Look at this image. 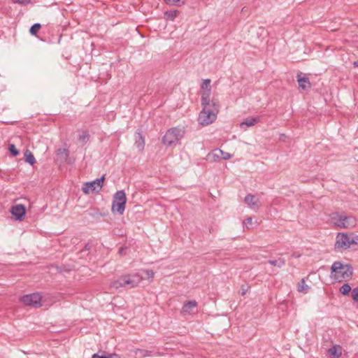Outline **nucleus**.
<instances>
[{"label": "nucleus", "mask_w": 358, "mask_h": 358, "mask_svg": "<svg viewBox=\"0 0 358 358\" xmlns=\"http://www.w3.org/2000/svg\"><path fill=\"white\" fill-rule=\"evenodd\" d=\"M179 11L178 10H167L164 13V18L167 20H174L178 15Z\"/></svg>", "instance_id": "obj_16"}, {"label": "nucleus", "mask_w": 358, "mask_h": 358, "mask_svg": "<svg viewBox=\"0 0 358 358\" xmlns=\"http://www.w3.org/2000/svg\"><path fill=\"white\" fill-rule=\"evenodd\" d=\"M245 292H246V290L243 289V290H242V292H241V294L242 296H243L244 294H245Z\"/></svg>", "instance_id": "obj_41"}, {"label": "nucleus", "mask_w": 358, "mask_h": 358, "mask_svg": "<svg viewBox=\"0 0 358 358\" xmlns=\"http://www.w3.org/2000/svg\"><path fill=\"white\" fill-rule=\"evenodd\" d=\"M211 94V89H207L206 90H203V92L201 94V98H210Z\"/></svg>", "instance_id": "obj_33"}, {"label": "nucleus", "mask_w": 358, "mask_h": 358, "mask_svg": "<svg viewBox=\"0 0 358 358\" xmlns=\"http://www.w3.org/2000/svg\"><path fill=\"white\" fill-rule=\"evenodd\" d=\"M353 65H354V66H355V67H358V61H355V62H353Z\"/></svg>", "instance_id": "obj_40"}, {"label": "nucleus", "mask_w": 358, "mask_h": 358, "mask_svg": "<svg viewBox=\"0 0 358 358\" xmlns=\"http://www.w3.org/2000/svg\"><path fill=\"white\" fill-rule=\"evenodd\" d=\"M15 3H17L22 5L28 4L30 2V0H13Z\"/></svg>", "instance_id": "obj_34"}, {"label": "nucleus", "mask_w": 358, "mask_h": 358, "mask_svg": "<svg viewBox=\"0 0 358 358\" xmlns=\"http://www.w3.org/2000/svg\"><path fill=\"white\" fill-rule=\"evenodd\" d=\"M245 8H242V10L246 11V9H244Z\"/></svg>", "instance_id": "obj_42"}, {"label": "nucleus", "mask_w": 358, "mask_h": 358, "mask_svg": "<svg viewBox=\"0 0 358 358\" xmlns=\"http://www.w3.org/2000/svg\"><path fill=\"white\" fill-rule=\"evenodd\" d=\"M297 82L299 83V88L305 90L311 87V84L308 77L302 76V73L300 72L296 76Z\"/></svg>", "instance_id": "obj_11"}, {"label": "nucleus", "mask_w": 358, "mask_h": 358, "mask_svg": "<svg viewBox=\"0 0 358 358\" xmlns=\"http://www.w3.org/2000/svg\"><path fill=\"white\" fill-rule=\"evenodd\" d=\"M339 291L343 296H347L352 291V289L349 284L345 283L340 287Z\"/></svg>", "instance_id": "obj_22"}, {"label": "nucleus", "mask_w": 358, "mask_h": 358, "mask_svg": "<svg viewBox=\"0 0 358 358\" xmlns=\"http://www.w3.org/2000/svg\"><path fill=\"white\" fill-rule=\"evenodd\" d=\"M145 273L147 274L148 278H152L154 277L155 273L152 270H146Z\"/></svg>", "instance_id": "obj_35"}, {"label": "nucleus", "mask_w": 358, "mask_h": 358, "mask_svg": "<svg viewBox=\"0 0 358 358\" xmlns=\"http://www.w3.org/2000/svg\"><path fill=\"white\" fill-rule=\"evenodd\" d=\"M330 355L334 357H339L341 355V350L340 346H334L329 350Z\"/></svg>", "instance_id": "obj_21"}, {"label": "nucleus", "mask_w": 358, "mask_h": 358, "mask_svg": "<svg viewBox=\"0 0 358 358\" xmlns=\"http://www.w3.org/2000/svg\"><path fill=\"white\" fill-rule=\"evenodd\" d=\"M90 215L92 216V217H94L96 215H101V216H102L103 215L101 213H99V210H97L94 211V213H90Z\"/></svg>", "instance_id": "obj_38"}, {"label": "nucleus", "mask_w": 358, "mask_h": 358, "mask_svg": "<svg viewBox=\"0 0 358 358\" xmlns=\"http://www.w3.org/2000/svg\"><path fill=\"white\" fill-rule=\"evenodd\" d=\"M357 161H358V159H357Z\"/></svg>", "instance_id": "obj_44"}, {"label": "nucleus", "mask_w": 358, "mask_h": 358, "mask_svg": "<svg viewBox=\"0 0 358 358\" xmlns=\"http://www.w3.org/2000/svg\"><path fill=\"white\" fill-rule=\"evenodd\" d=\"M210 79H206L203 80L202 85H201V89L203 90H206L207 89H209L210 87Z\"/></svg>", "instance_id": "obj_32"}, {"label": "nucleus", "mask_w": 358, "mask_h": 358, "mask_svg": "<svg viewBox=\"0 0 358 358\" xmlns=\"http://www.w3.org/2000/svg\"><path fill=\"white\" fill-rule=\"evenodd\" d=\"M41 27V24L40 23L34 24L29 29L30 34L34 36L36 35Z\"/></svg>", "instance_id": "obj_27"}, {"label": "nucleus", "mask_w": 358, "mask_h": 358, "mask_svg": "<svg viewBox=\"0 0 358 358\" xmlns=\"http://www.w3.org/2000/svg\"><path fill=\"white\" fill-rule=\"evenodd\" d=\"M332 219L336 226L341 228H348L356 224V220L352 216L339 215L338 213L334 214Z\"/></svg>", "instance_id": "obj_7"}, {"label": "nucleus", "mask_w": 358, "mask_h": 358, "mask_svg": "<svg viewBox=\"0 0 358 358\" xmlns=\"http://www.w3.org/2000/svg\"><path fill=\"white\" fill-rule=\"evenodd\" d=\"M127 250V248H124L123 247H121L119 248V254L121 255H125V250Z\"/></svg>", "instance_id": "obj_37"}, {"label": "nucleus", "mask_w": 358, "mask_h": 358, "mask_svg": "<svg viewBox=\"0 0 358 358\" xmlns=\"http://www.w3.org/2000/svg\"><path fill=\"white\" fill-rule=\"evenodd\" d=\"M245 223H247V224H251V223H252V217H248V218L245 220Z\"/></svg>", "instance_id": "obj_39"}, {"label": "nucleus", "mask_w": 358, "mask_h": 358, "mask_svg": "<svg viewBox=\"0 0 358 358\" xmlns=\"http://www.w3.org/2000/svg\"><path fill=\"white\" fill-rule=\"evenodd\" d=\"M186 0H164L166 4L170 6H181L184 5Z\"/></svg>", "instance_id": "obj_24"}, {"label": "nucleus", "mask_w": 358, "mask_h": 358, "mask_svg": "<svg viewBox=\"0 0 358 358\" xmlns=\"http://www.w3.org/2000/svg\"><path fill=\"white\" fill-rule=\"evenodd\" d=\"M24 157H25L26 162L27 163H29V164L33 165L36 163V159H35L34 155L31 153V151H29L28 150H27L24 152Z\"/></svg>", "instance_id": "obj_20"}, {"label": "nucleus", "mask_w": 358, "mask_h": 358, "mask_svg": "<svg viewBox=\"0 0 358 358\" xmlns=\"http://www.w3.org/2000/svg\"><path fill=\"white\" fill-rule=\"evenodd\" d=\"M131 352L136 356V358H145L148 357H152L155 355L154 351L152 350L140 348L132 349Z\"/></svg>", "instance_id": "obj_13"}, {"label": "nucleus", "mask_w": 358, "mask_h": 358, "mask_svg": "<svg viewBox=\"0 0 358 358\" xmlns=\"http://www.w3.org/2000/svg\"><path fill=\"white\" fill-rule=\"evenodd\" d=\"M89 138L90 135L87 131H83L78 136V139L83 143V144H85L89 140Z\"/></svg>", "instance_id": "obj_26"}, {"label": "nucleus", "mask_w": 358, "mask_h": 358, "mask_svg": "<svg viewBox=\"0 0 358 358\" xmlns=\"http://www.w3.org/2000/svg\"><path fill=\"white\" fill-rule=\"evenodd\" d=\"M196 306L197 303L196 301H189L183 305L182 311L184 313H190L192 310L196 307Z\"/></svg>", "instance_id": "obj_14"}, {"label": "nucleus", "mask_w": 358, "mask_h": 358, "mask_svg": "<svg viewBox=\"0 0 358 358\" xmlns=\"http://www.w3.org/2000/svg\"><path fill=\"white\" fill-rule=\"evenodd\" d=\"M244 201L250 208H254L257 205V199L254 195L249 194L245 197Z\"/></svg>", "instance_id": "obj_15"}, {"label": "nucleus", "mask_w": 358, "mask_h": 358, "mask_svg": "<svg viewBox=\"0 0 358 358\" xmlns=\"http://www.w3.org/2000/svg\"><path fill=\"white\" fill-rule=\"evenodd\" d=\"M59 152L60 154H64V157L65 158H67L68 156H69V152L66 149H59Z\"/></svg>", "instance_id": "obj_36"}, {"label": "nucleus", "mask_w": 358, "mask_h": 358, "mask_svg": "<svg viewBox=\"0 0 358 358\" xmlns=\"http://www.w3.org/2000/svg\"><path fill=\"white\" fill-rule=\"evenodd\" d=\"M268 264L272 266L282 268L285 265V260L283 258H278V259H270L268 261Z\"/></svg>", "instance_id": "obj_19"}, {"label": "nucleus", "mask_w": 358, "mask_h": 358, "mask_svg": "<svg viewBox=\"0 0 358 358\" xmlns=\"http://www.w3.org/2000/svg\"><path fill=\"white\" fill-rule=\"evenodd\" d=\"M8 150L13 157H16L20 154L19 150L16 148L14 144H9Z\"/></svg>", "instance_id": "obj_29"}, {"label": "nucleus", "mask_w": 358, "mask_h": 358, "mask_svg": "<svg viewBox=\"0 0 358 358\" xmlns=\"http://www.w3.org/2000/svg\"><path fill=\"white\" fill-rule=\"evenodd\" d=\"M215 153H220V158L222 159H229L231 157L229 153L224 152L220 149H215Z\"/></svg>", "instance_id": "obj_28"}, {"label": "nucleus", "mask_w": 358, "mask_h": 358, "mask_svg": "<svg viewBox=\"0 0 358 358\" xmlns=\"http://www.w3.org/2000/svg\"><path fill=\"white\" fill-rule=\"evenodd\" d=\"M309 287L306 284L304 279H301L298 284V291L299 292L306 293Z\"/></svg>", "instance_id": "obj_23"}, {"label": "nucleus", "mask_w": 358, "mask_h": 358, "mask_svg": "<svg viewBox=\"0 0 358 358\" xmlns=\"http://www.w3.org/2000/svg\"><path fill=\"white\" fill-rule=\"evenodd\" d=\"M331 275L338 281L350 278L353 273L350 264H343L341 262H334L331 267Z\"/></svg>", "instance_id": "obj_1"}, {"label": "nucleus", "mask_w": 358, "mask_h": 358, "mask_svg": "<svg viewBox=\"0 0 358 358\" xmlns=\"http://www.w3.org/2000/svg\"><path fill=\"white\" fill-rule=\"evenodd\" d=\"M259 121V117H255L250 119H248L245 121L241 123V127L243 128L244 126L252 127Z\"/></svg>", "instance_id": "obj_18"}, {"label": "nucleus", "mask_w": 358, "mask_h": 358, "mask_svg": "<svg viewBox=\"0 0 358 358\" xmlns=\"http://www.w3.org/2000/svg\"><path fill=\"white\" fill-rule=\"evenodd\" d=\"M220 157V153H215V150H213L208 155V159L212 161H215L216 159Z\"/></svg>", "instance_id": "obj_30"}, {"label": "nucleus", "mask_w": 358, "mask_h": 358, "mask_svg": "<svg viewBox=\"0 0 358 358\" xmlns=\"http://www.w3.org/2000/svg\"><path fill=\"white\" fill-rule=\"evenodd\" d=\"M41 300L42 295L41 292L25 294L20 298V301L24 305L36 308L42 306Z\"/></svg>", "instance_id": "obj_8"}, {"label": "nucleus", "mask_w": 358, "mask_h": 358, "mask_svg": "<svg viewBox=\"0 0 358 358\" xmlns=\"http://www.w3.org/2000/svg\"><path fill=\"white\" fill-rule=\"evenodd\" d=\"M104 180H105V176H103L101 178H97L94 180L85 182L83 185L82 189L85 194H90V193H95V192L98 193L101 191V189L103 187Z\"/></svg>", "instance_id": "obj_9"}, {"label": "nucleus", "mask_w": 358, "mask_h": 358, "mask_svg": "<svg viewBox=\"0 0 358 358\" xmlns=\"http://www.w3.org/2000/svg\"><path fill=\"white\" fill-rule=\"evenodd\" d=\"M205 107L199 113V121L202 125H208L216 120L218 108L217 107Z\"/></svg>", "instance_id": "obj_4"}, {"label": "nucleus", "mask_w": 358, "mask_h": 358, "mask_svg": "<svg viewBox=\"0 0 358 358\" xmlns=\"http://www.w3.org/2000/svg\"><path fill=\"white\" fill-rule=\"evenodd\" d=\"M127 203V196L124 190L117 191L114 196L112 203L111 210L113 213H117L122 215L125 210Z\"/></svg>", "instance_id": "obj_3"}, {"label": "nucleus", "mask_w": 358, "mask_h": 358, "mask_svg": "<svg viewBox=\"0 0 358 358\" xmlns=\"http://www.w3.org/2000/svg\"><path fill=\"white\" fill-rule=\"evenodd\" d=\"M245 8H242V10L246 11V9H244Z\"/></svg>", "instance_id": "obj_43"}, {"label": "nucleus", "mask_w": 358, "mask_h": 358, "mask_svg": "<svg viewBox=\"0 0 358 358\" xmlns=\"http://www.w3.org/2000/svg\"><path fill=\"white\" fill-rule=\"evenodd\" d=\"M10 212L15 220L22 221L26 215V208L24 204H16L11 207Z\"/></svg>", "instance_id": "obj_10"}, {"label": "nucleus", "mask_w": 358, "mask_h": 358, "mask_svg": "<svg viewBox=\"0 0 358 358\" xmlns=\"http://www.w3.org/2000/svg\"><path fill=\"white\" fill-rule=\"evenodd\" d=\"M351 296L355 302H358V287H355L352 289Z\"/></svg>", "instance_id": "obj_31"}, {"label": "nucleus", "mask_w": 358, "mask_h": 358, "mask_svg": "<svg viewBox=\"0 0 358 358\" xmlns=\"http://www.w3.org/2000/svg\"><path fill=\"white\" fill-rule=\"evenodd\" d=\"M141 278L136 274H127L120 276L117 280L112 282L111 286L115 289L120 287L133 288L140 283Z\"/></svg>", "instance_id": "obj_2"}, {"label": "nucleus", "mask_w": 358, "mask_h": 358, "mask_svg": "<svg viewBox=\"0 0 358 358\" xmlns=\"http://www.w3.org/2000/svg\"><path fill=\"white\" fill-rule=\"evenodd\" d=\"M201 105L203 108H205V106H207V108L217 107L215 101L210 100V98H201Z\"/></svg>", "instance_id": "obj_17"}, {"label": "nucleus", "mask_w": 358, "mask_h": 358, "mask_svg": "<svg viewBox=\"0 0 358 358\" xmlns=\"http://www.w3.org/2000/svg\"><path fill=\"white\" fill-rule=\"evenodd\" d=\"M134 138V145L138 150V151H143L145 147V140L139 129H138L135 133Z\"/></svg>", "instance_id": "obj_12"}, {"label": "nucleus", "mask_w": 358, "mask_h": 358, "mask_svg": "<svg viewBox=\"0 0 358 358\" xmlns=\"http://www.w3.org/2000/svg\"><path fill=\"white\" fill-rule=\"evenodd\" d=\"M358 236L350 237L348 234H338L336 237L335 248L340 249L349 248L352 245L357 244Z\"/></svg>", "instance_id": "obj_6"}, {"label": "nucleus", "mask_w": 358, "mask_h": 358, "mask_svg": "<svg viewBox=\"0 0 358 358\" xmlns=\"http://www.w3.org/2000/svg\"><path fill=\"white\" fill-rule=\"evenodd\" d=\"M92 358H120V356L115 353L99 355L98 353H95L92 356Z\"/></svg>", "instance_id": "obj_25"}, {"label": "nucleus", "mask_w": 358, "mask_h": 358, "mask_svg": "<svg viewBox=\"0 0 358 358\" xmlns=\"http://www.w3.org/2000/svg\"><path fill=\"white\" fill-rule=\"evenodd\" d=\"M184 131L179 127H173L169 129L162 138V142L166 145H171L183 136Z\"/></svg>", "instance_id": "obj_5"}]
</instances>
